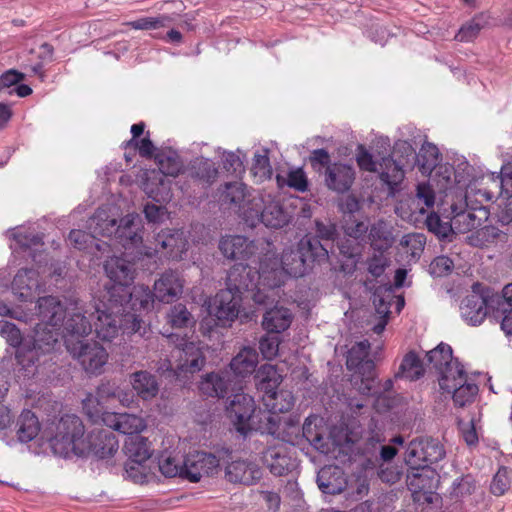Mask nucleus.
<instances>
[{"label": "nucleus", "instance_id": "obj_1", "mask_svg": "<svg viewBox=\"0 0 512 512\" xmlns=\"http://www.w3.org/2000/svg\"><path fill=\"white\" fill-rule=\"evenodd\" d=\"M226 413L236 431L242 436H247L252 430L281 435L277 432L274 418H271L268 412L257 410L254 399L248 394H234L226 406Z\"/></svg>", "mask_w": 512, "mask_h": 512}, {"label": "nucleus", "instance_id": "obj_2", "mask_svg": "<svg viewBox=\"0 0 512 512\" xmlns=\"http://www.w3.org/2000/svg\"><path fill=\"white\" fill-rule=\"evenodd\" d=\"M37 311L40 322L35 327L34 347L48 353L62 338L64 305L56 297H41L37 301Z\"/></svg>", "mask_w": 512, "mask_h": 512}, {"label": "nucleus", "instance_id": "obj_3", "mask_svg": "<svg viewBox=\"0 0 512 512\" xmlns=\"http://www.w3.org/2000/svg\"><path fill=\"white\" fill-rule=\"evenodd\" d=\"M257 389L262 392V401L269 414L279 415L292 409L295 403L293 394L288 390H278L283 381L282 375L271 364L260 366L255 375Z\"/></svg>", "mask_w": 512, "mask_h": 512}, {"label": "nucleus", "instance_id": "obj_4", "mask_svg": "<svg viewBox=\"0 0 512 512\" xmlns=\"http://www.w3.org/2000/svg\"><path fill=\"white\" fill-rule=\"evenodd\" d=\"M327 261L326 250L314 239H301L296 247L283 251L281 256V274L299 278L306 275L314 263H325ZM278 270V268H276ZM280 279L283 282L282 275Z\"/></svg>", "mask_w": 512, "mask_h": 512}, {"label": "nucleus", "instance_id": "obj_5", "mask_svg": "<svg viewBox=\"0 0 512 512\" xmlns=\"http://www.w3.org/2000/svg\"><path fill=\"white\" fill-rule=\"evenodd\" d=\"M242 219L251 228L262 223L267 228L280 229L291 221V216L280 200L271 194H258L251 198L247 208L243 210Z\"/></svg>", "mask_w": 512, "mask_h": 512}, {"label": "nucleus", "instance_id": "obj_6", "mask_svg": "<svg viewBox=\"0 0 512 512\" xmlns=\"http://www.w3.org/2000/svg\"><path fill=\"white\" fill-rule=\"evenodd\" d=\"M49 445L55 455H83L84 425L76 415H64L50 427Z\"/></svg>", "mask_w": 512, "mask_h": 512}, {"label": "nucleus", "instance_id": "obj_7", "mask_svg": "<svg viewBox=\"0 0 512 512\" xmlns=\"http://www.w3.org/2000/svg\"><path fill=\"white\" fill-rule=\"evenodd\" d=\"M280 275L277 269L257 270L249 264L237 263L227 274L226 288L242 297L244 292L254 291L261 283L270 288L281 286Z\"/></svg>", "mask_w": 512, "mask_h": 512}, {"label": "nucleus", "instance_id": "obj_8", "mask_svg": "<svg viewBox=\"0 0 512 512\" xmlns=\"http://www.w3.org/2000/svg\"><path fill=\"white\" fill-rule=\"evenodd\" d=\"M66 349L90 374H100L108 361L106 349L96 341L66 340Z\"/></svg>", "mask_w": 512, "mask_h": 512}, {"label": "nucleus", "instance_id": "obj_9", "mask_svg": "<svg viewBox=\"0 0 512 512\" xmlns=\"http://www.w3.org/2000/svg\"><path fill=\"white\" fill-rule=\"evenodd\" d=\"M492 290L481 283H474L472 291L460 304L462 318L470 325H480L490 309H495L492 303Z\"/></svg>", "mask_w": 512, "mask_h": 512}, {"label": "nucleus", "instance_id": "obj_10", "mask_svg": "<svg viewBox=\"0 0 512 512\" xmlns=\"http://www.w3.org/2000/svg\"><path fill=\"white\" fill-rule=\"evenodd\" d=\"M443 445L434 438L413 439L405 452V462L410 469L430 467L445 457Z\"/></svg>", "mask_w": 512, "mask_h": 512}, {"label": "nucleus", "instance_id": "obj_11", "mask_svg": "<svg viewBox=\"0 0 512 512\" xmlns=\"http://www.w3.org/2000/svg\"><path fill=\"white\" fill-rule=\"evenodd\" d=\"M171 343L175 344L172 357H177L174 369L180 373H195L200 371L205 364V357L201 349L187 339V334L181 336L171 333L167 336Z\"/></svg>", "mask_w": 512, "mask_h": 512}, {"label": "nucleus", "instance_id": "obj_12", "mask_svg": "<svg viewBox=\"0 0 512 512\" xmlns=\"http://www.w3.org/2000/svg\"><path fill=\"white\" fill-rule=\"evenodd\" d=\"M112 293L111 297H118L109 304L114 312H128V309L133 311L150 310L156 299L154 290L151 291L149 287L144 285L134 286L132 290L124 286H116Z\"/></svg>", "mask_w": 512, "mask_h": 512}, {"label": "nucleus", "instance_id": "obj_13", "mask_svg": "<svg viewBox=\"0 0 512 512\" xmlns=\"http://www.w3.org/2000/svg\"><path fill=\"white\" fill-rule=\"evenodd\" d=\"M124 311L114 312L109 301L100 295L99 304L95 305V312L90 313L97 337L103 341H111L118 335L123 325L122 314Z\"/></svg>", "mask_w": 512, "mask_h": 512}, {"label": "nucleus", "instance_id": "obj_14", "mask_svg": "<svg viewBox=\"0 0 512 512\" xmlns=\"http://www.w3.org/2000/svg\"><path fill=\"white\" fill-rule=\"evenodd\" d=\"M224 477L232 484L253 485L262 477L259 466L248 460L236 457L232 454L227 455L223 460Z\"/></svg>", "mask_w": 512, "mask_h": 512}, {"label": "nucleus", "instance_id": "obj_15", "mask_svg": "<svg viewBox=\"0 0 512 512\" xmlns=\"http://www.w3.org/2000/svg\"><path fill=\"white\" fill-rule=\"evenodd\" d=\"M427 364L432 365L439 374V385L447 387L448 380H454L455 375H460L463 366L453 360L452 348L445 343H440L437 347L426 353Z\"/></svg>", "mask_w": 512, "mask_h": 512}, {"label": "nucleus", "instance_id": "obj_16", "mask_svg": "<svg viewBox=\"0 0 512 512\" xmlns=\"http://www.w3.org/2000/svg\"><path fill=\"white\" fill-rule=\"evenodd\" d=\"M64 310L65 316L61 327L64 344L66 345L68 338L84 340V337L92 331V319L85 315L87 311L83 310L78 301H75L70 307L64 306Z\"/></svg>", "mask_w": 512, "mask_h": 512}, {"label": "nucleus", "instance_id": "obj_17", "mask_svg": "<svg viewBox=\"0 0 512 512\" xmlns=\"http://www.w3.org/2000/svg\"><path fill=\"white\" fill-rule=\"evenodd\" d=\"M220 467L219 459L206 452H195L189 454L182 463L183 479L190 482H199L203 476H212L218 473Z\"/></svg>", "mask_w": 512, "mask_h": 512}, {"label": "nucleus", "instance_id": "obj_18", "mask_svg": "<svg viewBox=\"0 0 512 512\" xmlns=\"http://www.w3.org/2000/svg\"><path fill=\"white\" fill-rule=\"evenodd\" d=\"M452 204L451 214L456 232L467 233L482 226L489 218L486 206Z\"/></svg>", "mask_w": 512, "mask_h": 512}, {"label": "nucleus", "instance_id": "obj_19", "mask_svg": "<svg viewBox=\"0 0 512 512\" xmlns=\"http://www.w3.org/2000/svg\"><path fill=\"white\" fill-rule=\"evenodd\" d=\"M104 268L111 283L105 285V290L101 295H103V299L108 300L109 304H111L112 300L115 299V297L111 296L116 286L130 288L129 286L134 279V268L131 262L118 257L108 260Z\"/></svg>", "mask_w": 512, "mask_h": 512}, {"label": "nucleus", "instance_id": "obj_20", "mask_svg": "<svg viewBox=\"0 0 512 512\" xmlns=\"http://www.w3.org/2000/svg\"><path fill=\"white\" fill-rule=\"evenodd\" d=\"M83 455L93 454L104 459L113 456L118 450V440L113 431L103 428L93 429L83 438Z\"/></svg>", "mask_w": 512, "mask_h": 512}, {"label": "nucleus", "instance_id": "obj_21", "mask_svg": "<svg viewBox=\"0 0 512 512\" xmlns=\"http://www.w3.org/2000/svg\"><path fill=\"white\" fill-rule=\"evenodd\" d=\"M324 185L328 190L338 194L348 192L356 178L353 165L343 162H333L322 174Z\"/></svg>", "mask_w": 512, "mask_h": 512}, {"label": "nucleus", "instance_id": "obj_22", "mask_svg": "<svg viewBox=\"0 0 512 512\" xmlns=\"http://www.w3.org/2000/svg\"><path fill=\"white\" fill-rule=\"evenodd\" d=\"M241 301L240 295L227 288L222 289L210 305V313L214 314L219 325L226 326L238 317Z\"/></svg>", "mask_w": 512, "mask_h": 512}, {"label": "nucleus", "instance_id": "obj_23", "mask_svg": "<svg viewBox=\"0 0 512 512\" xmlns=\"http://www.w3.org/2000/svg\"><path fill=\"white\" fill-rule=\"evenodd\" d=\"M155 251L170 258H181L188 249V240L181 229H164L155 236Z\"/></svg>", "mask_w": 512, "mask_h": 512}, {"label": "nucleus", "instance_id": "obj_24", "mask_svg": "<svg viewBox=\"0 0 512 512\" xmlns=\"http://www.w3.org/2000/svg\"><path fill=\"white\" fill-rule=\"evenodd\" d=\"M142 219L138 214H128L116 224L115 240L125 249L142 243Z\"/></svg>", "mask_w": 512, "mask_h": 512}, {"label": "nucleus", "instance_id": "obj_25", "mask_svg": "<svg viewBox=\"0 0 512 512\" xmlns=\"http://www.w3.org/2000/svg\"><path fill=\"white\" fill-rule=\"evenodd\" d=\"M125 449L129 456V460L125 463V472L129 478L136 480L137 475L134 470L151 457L150 442L141 435L131 436L125 443Z\"/></svg>", "mask_w": 512, "mask_h": 512}, {"label": "nucleus", "instance_id": "obj_26", "mask_svg": "<svg viewBox=\"0 0 512 512\" xmlns=\"http://www.w3.org/2000/svg\"><path fill=\"white\" fill-rule=\"evenodd\" d=\"M219 250L231 260H249L255 256L258 246L255 241L240 235L222 237Z\"/></svg>", "mask_w": 512, "mask_h": 512}, {"label": "nucleus", "instance_id": "obj_27", "mask_svg": "<svg viewBox=\"0 0 512 512\" xmlns=\"http://www.w3.org/2000/svg\"><path fill=\"white\" fill-rule=\"evenodd\" d=\"M454 380L447 381V387L439 385L443 392L452 394L455 406L465 407L473 402L474 397L478 393V386L474 383H467V375L461 370L460 375H455Z\"/></svg>", "mask_w": 512, "mask_h": 512}, {"label": "nucleus", "instance_id": "obj_28", "mask_svg": "<svg viewBox=\"0 0 512 512\" xmlns=\"http://www.w3.org/2000/svg\"><path fill=\"white\" fill-rule=\"evenodd\" d=\"M405 169L402 162L393 157H382L379 161L377 173L381 183L387 186L389 196H395L400 191V186L405 179Z\"/></svg>", "mask_w": 512, "mask_h": 512}, {"label": "nucleus", "instance_id": "obj_29", "mask_svg": "<svg viewBox=\"0 0 512 512\" xmlns=\"http://www.w3.org/2000/svg\"><path fill=\"white\" fill-rule=\"evenodd\" d=\"M183 292V280L174 270L163 272L154 283L155 298L163 303L175 301Z\"/></svg>", "mask_w": 512, "mask_h": 512}, {"label": "nucleus", "instance_id": "obj_30", "mask_svg": "<svg viewBox=\"0 0 512 512\" xmlns=\"http://www.w3.org/2000/svg\"><path fill=\"white\" fill-rule=\"evenodd\" d=\"M347 484L345 473L339 466H324L317 474V485L324 494H340L345 490Z\"/></svg>", "mask_w": 512, "mask_h": 512}, {"label": "nucleus", "instance_id": "obj_31", "mask_svg": "<svg viewBox=\"0 0 512 512\" xmlns=\"http://www.w3.org/2000/svg\"><path fill=\"white\" fill-rule=\"evenodd\" d=\"M438 475L430 467L410 469L407 474V486L413 492L415 501H420V492L427 493L436 488Z\"/></svg>", "mask_w": 512, "mask_h": 512}, {"label": "nucleus", "instance_id": "obj_32", "mask_svg": "<svg viewBox=\"0 0 512 512\" xmlns=\"http://www.w3.org/2000/svg\"><path fill=\"white\" fill-rule=\"evenodd\" d=\"M262 462L275 476L288 474L293 468V460L284 446H273L262 452Z\"/></svg>", "mask_w": 512, "mask_h": 512}, {"label": "nucleus", "instance_id": "obj_33", "mask_svg": "<svg viewBox=\"0 0 512 512\" xmlns=\"http://www.w3.org/2000/svg\"><path fill=\"white\" fill-rule=\"evenodd\" d=\"M155 162L159 168L160 173L152 172L153 179L157 180L160 186H164L165 181L163 176H177L182 168V162L179 155L175 150L170 148L160 149L154 156Z\"/></svg>", "mask_w": 512, "mask_h": 512}, {"label": "nucleus", "instance_id": "obj_34", "mask_svg": "<svg viewBox=\"0 0 512 512\" xmlns=\"http://www.w3.org/2000/svg\"><path fill=\"white\" fill-rule=\"evenodd\" d=\"M103 424L126 435H139L144 429L143 421L140 417L127 413L107 414L103 418Z\"/></svg>", "mask_w": 512, "mask_h": 512}, {"label": "nucleus", "instance_id": "obj_35", "mask_svg": "<svg viewBox=\"0 0 512 512\" xmlns=\"http://www.w3.org/2000/svg\"><path fill=\"white\" fill-rule=\"evenodd\" d=\"M247 186L242 182L226 183L220 192L219 200L222 205L233 206L238 209L242 218V212L247 208L251 198H248Z\"/></svg>", "mask_w": 512, "mask_h": 512}, {"label": "nucleus", "instance_id": "obj_36", "mask_svg": "<svg viewBox=\"0 0 512 512\" xmlns=\"http://www.w3.org/2000/svg\"><path fill=\"white\" fill-rule=\"evenodd\" d=\"M292 320L293 314L288 308L275 305L265 311L262 326L268 333L279 334L290 327Z\"/></svg>", "mask_w": 512, "mask_h": 512}, {"label": "nucleus", "instance_id": "obj_37", "mask_svg": "<svg viewBox=\"0 0 512 512\" xmlns=\"http://www.w3.org/2000/svg\"><path fill=\"white\" fill-rule=\"evenodd\" d=\"M117 219L110 215L109 207H100L87 221V229L97 237H111L115 230Z\"/></svg>", "mask_w": 512, "mask_h": 512}, {"label": "nucleus", "instance_id": "obj_38", "mask_svg": "<svg viewBox=\"0 0 512 512\" xmlns=\"http://www.w3.org/2000/svg\"><path fill=\"white\" fill-rule=\"evenodd\" d=\"M187 178H191L200 183H213L218 175V169L215 163L209 159L196 158L188 168L183 172Z\"/></svg>", "mask_w": 512, "mask_h": 512}, {"label": "nucleus", "instance_id": "obj_39", "mask_svg": "<svg viewBox=\"0 0 512 512\" xmlns=\"http://www.w3.org/2000/svg\"><path fill=\"white\" fill-rule=\"evenodd\" d=\"M318 418L316 416H309L305 419L302 426V436L318 451L321 453H328L329 439L326 437L325 429L323 426H318Z\"/></svg>", "mask_w": 512, "mask_h": 512}, {"label": "nucleus", "instance_id": "obj_40", "mask_svg": "<svg viewBox=\"0 0 512 512\" xmlns=\"http://www.w3.org/2000/svg\"><path fill=\"white\" fill-rule=\"evenodd\" d=\"M133 390L143 400L156 397L159 392V384L156 377L148 371H137L131 375Z\"/></svg>", "mask_w": 512, "mask_h": 512}, {"label": "nucleus", "instance_id": "obj_41", "mask_svg": "<svg viewBox=\"0 0 512 512\" xmlns=\"http://www.w3.org/2000/svg\"><path fill=\"white\" fill-rule=\"evenodd\" d=\"M231 387V383L227 376L216 373H210L200 382V391L209 397L224 398Z\"/></svg>", "mask_w": 512, "mask_h": 512}, {"label": "nucleus", "instance_id": "obj_42", "mask_svg": "<svg viewBox=\"0 0 512 512\" xmlns=\"http://www.w3.org/2000/svg\"><path fill=\"white\" fill-rule=\"evenodd\" d=\"M425 368L423 361L416 352L409 351L403 357L398 371L395 373V379L405 378L410 381L418 380L424 375Z\"/></svg>", "mask_w": 512, "mask_h": 512}, {"label": "nucleus", "instance_id": "obj_43", "mask_svg": "<svg viewBox=\"0 0 512 512\" xmlns=\"http://www.w3.org/2000/svg\"><path fill=\"white\" fill-rule=\"evenodd\" d=\"M258 364V353L255 349L243 348L230 363L231 370L239 376L252 374Z\"/></svg>", "mask_w": 512, "mask_h": 512}, {"label": "nucleus", "instance_id": "obj_44", "mask_svg": "<svg viewBox=\"0 0 512 512\" xmlns=\"http://www.w3.org/2000/svg\"><path fill=\"white\" fill-rule=\"evenodd\" d=\"M17 436L20 442L32 441L40 431L37 416L31 410H23L17 420Z\"/></svg>", "mask_w": 512, "mask_h": 512}, {"label": "nucleus", "instance_id": "obj_45", "mask_svg": "<svg viewBox=\"0 0 512 512\" xmlns=\"http://www.w3.org/2000/svg\"><path fill=\"white\" fill-rule=\"evenodd\" d=\"M440 161V153L438 148L429 142H425L418 154L415 157V164H417L422 174H430L438 165Z\"/></svg>", "mask_w": 512, "mask_h": 512}, {"label": "nucleus", "instance_id": "obj_46", "mask_svg": "<svg viewBox=\"0 0 512 512\" xmlns=\"http://www.w3.org/2000/svg\"><path fill=\"white\" fill-rule=\"evenodd\" d=\"M315 228L316 231L314 236L306 235L303 237V239L316 240L321 246L325 248L328 259L329 253L332 252L334 247V241L338 236L336 226L332 223L325 224L317 220L315 222Z\"/></svg>", "mask_w": 512, "mask_h": 512}, {"label": "nucleus", "instance_id": "obj_47", "mask_svg": "<svg viewBox=\"0 0 512 512\" xmlns=\"http://www.w3.org/2000/svg\"><path fill=\"white\" fill-rule=\"evenodd\" d=\"M338 249L340 254L350 261V264H342V271L352 273L356 269V265L362 254L361 243L347 238L338 243Z\"/></svg>", "mask_w": 512, "mask_h": 512}, {"label": "nucleus", "instance_id": "obj_48", "mask_svg": "<svg viewBox=\"0 0 512 512\" xmlns=\"http://www.w3.org/2000/svg\"><path fill=\"white\" fill-rule=\"evenodd\" d=\"M368 238L371 246L378 251L388 249L393 243V236L384 221L374 223L370 230Z\"/></svg>", "mask_w": 512, "mask_h": 512}, {"label": "nucleus", "instance_id": "obj_49", "mask_svg": "<svg viewBox=\"0 0 512 512\" xmlns=\"http://www.w3.org/2000/svg\"><path fill=\"white\" fill-rule=\"evenodd\" d=\"M269 416L271 418H275L274 420L275 426L277 427V432L282 435L277 436L273 433L267 434L283 442L293 443L294 437H296L298 434L299 419L297 417H289L283 420L279 415L269 414Z\"/></svg>", "mask_w": 512, "mask_h": 512}, {"label": "nucleus", "instance_id": "obj_50", "mask_svg": "<svg viewBox=\"0 0 512 512\" xmlns=\"http://www.w3.org/2000/svg\"><path fill=\"white\" fill-rule=\"evenodd\" d=\"M426 244V237L422 233H409L400 240V246L409 257V261H417Z\"/></svg>", "mask_w": 512, "mask_h": 512}, {"label": "nucleus", "instance_id": "obj_51", "mask_svg": "<svg viewBox=\"0 0 512 512\" xmlns=\"http://www.w3.org/2000/svg\"><path fill=\"white\" fill-rule=\"evenodd\" d=\"M168 323H170L173 328L192 329L196 320L185 305L177 304L173 306L168 313Z\"/></svg>", "mask_w": 512, "mask_h": 512}, {"label": "nucleus", "instance_id": "obj_52", "mask_svg": "<svg viewBox=\"0 0 512 512\" xmlns=\"http://www.w3.org/2000/svg\"><path fill=\"white\" fill-rule=\"evenodd\" d=\"M97 236L90 231L87 233L83 230H72L69 233L68 240L70 244L79 250H90L94 246L96 249L101 250L102 245L97 241Z\"/></svg>", "mask_w": 512, "mask_h": 512}, {"label": "nucleus", "instance_id": "obj_53", "mask_svg": "<svg viewBox=\"0 0 512 512\" xmlns=\"http://www.w3.org/2000/svg\"><path fill=\"white\" fill-rule=\"evenodd\" d=\"M388 157H393L402 162L404 168H413L415 165L416 151L407 140H397L394 143L393 151Z\"/></svg>", "mask_w": 512, "mask_h": 512}, {"label": "nucleus", "instance_id": "obj_54", "mask_svg": "<svg viewBox=\"0 0 512 512\" xmlns=\"http://www.w3.org/2000/svg\"><path fill=\"white\" fill-rule=\"evenodd\" d=\"M426 226L430 232L442 239H446L456 233L453 216L450 221H443L439 215L431 213L426 219Z\"/></svg>", "mask_w": 512, "mask_h": 512}, {"label": "nucleus", "instance_id": "obj_55", "mask_svg": "<svg viewBox=\"0 0 512 512\" xmlns=\"http://www.w3.org/2000/svg\"><path fill=\"white\" fill-rule=\"evenodd\" d=\"M173 18L169 15H159L157 17H143L130 22L126 25L135 30H156L167 27L171 24Z\"/></svg>", "mask_w": 512, "mask_h": 512}, {"label": "nucleus", "instance_id": "obj_56", "mask_svg": "<svg viewBox=\"0 0 512 512\" xmlns=\"http://www.w3.org/2000/svg\"><path fill=\"white\" fill-rule=\"evenodd\" d=\"M485 24L484 15L478 14L461 26L458 33L455 35V39L460 42L472 41L478 36Z\"/></svg>", "mask_w": 512, "mask_h": 512}, {"label": "nucleus", "instance_id": "obj_57", "mask_svg": "<svg viewBox=\"0 0 512 512\" xmlns=\"http://www.w3.org/2000/svg\"><path fill=\"white\" fill-rule=\"evenodd\" d=\"M251 174L256 183H261L271 178L273 171L267 155L259 153L254 155Z\"/></svg>", "mask_w": 512, "mask_h": 512}, {"label": "nucleus", "instance_id": "obj_58", "mask_svg": "<svg viewBox=\"0 0 512 512\" xmlns=\"http://www.w3.org/2000/svg\"><path fill=\"white\" fill-rule=\"evenodd\" d=\"M83 410L94 423L102 422L105 415L110 414L104 411V402L95 394H89L83 400Z\"/></svg>", "mask_w": 512, "mask_h": 512}, {"label": "nucleus", "instance_id": "obj_59", "mask_svg": "<svg viewBox=\"0 0 512 512\" xmlns=\"http://www.w3.org/2000/svg\"><path fill=\"white\" fill-rule=\"evenodd\" d=\"M342 228L348 238L358 242L364 241L368 232V225L356 217L350 219L345 218Z\"/></svg>", "mask_w": 512, "mask_h": 512}, {"label": "nucleus", "instance_id": "obj_60", "mask_svg": "<svg viewBox=\"0 0 512 512\" xmlns=\"http://www.w3.org/2000/svg\"><path fill=\"white\" fill-rule=\"evenodd\" d=\"M370 343L368 340L360 341L354 344L348 351L346 366L349 370L359 366L362 361L368 358Z\"/></svg>", "mask_w": 512, "mask_h": 512}, {"label": "nucleus", "instance_id": "obj_61", "mask_svg": "<svg viewBox=\"0 0 512 512\" xmlns=\"http://www.w3.org/2000/svg\"><path fill=\"white\" fill-rule=\"evenodd\" d=\"M492 198L491 192L478 188L475 182H470L465 191L464 201L465 205L484 206V203L491 201Z\"/></svg>", "mask_w": 512, "mask_h": 512}, {"label": "nucleus", "instance_id": "obj_62", "mask_svg": "<svg viewBox=\"0 0 512 512\" xmlns=\"http://www.w3.org/2000/svg\"><path fill=\"white\" fill-rule=\"evenodd\" d=\"M15 359L20 369L26 372V376L34 374V366L37 359L34 350L19 348L16 351Z\"/></svg>", "mask_w": 512, "mask_h": 512}, {"label": "nucleus", "instance_id": "obj_63", "mask_svg": "<svg viewBox=\"0 0 512 512\" xmlns=\"http://www.w3.org/2000/svg\"><path fill=\"white\" fill-rule=\"evenodd\" d=\"M309 162L315 172L322 176L328 166H331V157L326 149H315L310 153Z\"/></svg>", "mask_w": 512, "mask_h": 512}, {"label": "nucleus", "instance_id": "obj_64", "mask_svg": "<svg viewBox=\"0 0 512 512\" xmlns=\"http://www.w3.org/2000/svg\"><path fill=\"white\" fill-rule=\"evenodd\" d=\"M95 395L104 403L110 399L123 401L121 399L122 390L116 384V382L110 380L102 381L101 384L97 387Z\"/></svg>", "mask_w": 512, "mask_h": 512}]
</instances>
